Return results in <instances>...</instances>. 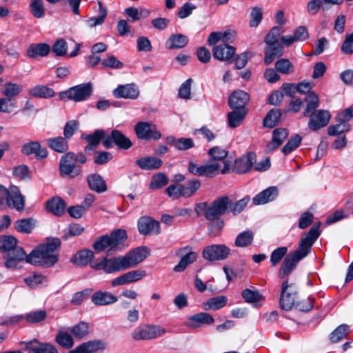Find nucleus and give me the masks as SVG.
<instances>
[{"label":"nucleus","mask_w":353,"mask_h":353,"mask_svg":"<svg viewBox=\"0 0 353 353\" xmlns=\"http://www.w3.org/2000/svg\"><path fill=\"white\" fill-rule=\"evenodd\" d=\"M148 255L149 249L147 247H137L123 256L103 257L100 261L90 264V267L95 270H103L106 274L119 272L136 266Z\"/></svg>","instance_id":"obj_1"},{"label":"nucleus","mask_w":353,"mask_h":353,"mask_svg":"<svg viewBox=\"0 0 353 353\" xmlns=\"http://www.w3.org/2000/svg\"><path fill=\"white\" fill-rule=\"evenodd\" d=\"M320 225L321 222L314 225L305 236L301 239L298 248L285 257L278 272L279 278L288 277L296 268L298 263L307 256L312 245L320 235Z\"/></svg>","instance_id":"obj_2"},{"label":"nucleus","mask_w":353,"mask_h":353,"mask_svg":"<svg viewBox=\"0 0 353 353\" xmlns=\"http://www.w3.org/2000/svg\"><path fill=\"white\" fill-rule=\"evenodd\" d=\"M60 245L61 241L58 238L48 239L46 243L37 246L29 254L28 263L46 267L54 265L58 261L54 252Z\"/></svg>","instance_id":"obj_3"},{"label":"nucleus","mask_w":353,"mask_h":353,"mask_svg":"<svg viewBox=\"0 0 353 353\" xmlns=\"http://www.w3.org/2000/svg\"><path fill=\"white\" fill-rule=\"evenodd\" d=\"M87 161L86 156L79 152L75 154L69 152L63 155L60 159L59 172L62 177L69 176L74 178L82 173V168L80 165H76V163L83 164Z\"/></svg>","instance_id":"obj_4"},{"label":"nucleus","mask_w":353,"mask_h":353,"mask_svg":"<svg viewBox=\"0 0 353 353\" xmlns=\"http://www.w3.org/2000/svg\"><path fill=\"white\" fill-rule=\"evenodd\" d=\"M230 198L223 196L214 199L210 206L207 203H201L196 205L195 210L198 215L199 210H204L205 217L209 221L219 219V216L230 212Z\"/></svg>","instance_id":"obj_5"},{"label":"nucleus","mask_w":353,"mask_h":353,"mask_svg":"<svg viewBox=\"0 0 353 353\" xmlns=\"http://www.w3.org/2000/svg\"><path fill=\"white\" fill-rule=\"evenodd\" d=\"M165 333V329L160 325L145 324L136 327L132 332L131 336L135 341L152 340Z\"/></svg>","instance_id":"obj_6"},{"label":"nucleus","mask_w":353,"mask_h":353,"mask_svg":"<svg viewBox=\"0 0 353 353\" xmlns=\"http://www.w3.org/2000/svg\"><path fill=\"white\" fill-rule=\"evenodd\" d=\"M92 84L91 83H81L68 88L65 92L59 94L61 99L67 97L75 102L87 100L92 93Z\"/></svg>","instance_id":"obj_7"},{"label":"nucleus","mask_w":353,"mask_h":353,"mask_svg":"<svg viewBox=\"0 0 353 353\" xmlns=\"http://www.w3.org/2000/svg\"><path fill=\"white\" fill-rule=\"evenodd\" d=\"M298 288L295 283H288L287 279L282 283L280 296L281 307L285 310H290L295 304Z\"/></svg>","instance_id":"obj_8"},{"label":"nucleus","mask_w":353,"mask_h":353,"mask_svg":"<svg viewBox=\"0 0 353 353\" xmlns=\"http://www.w3.org/2000/svg\"><path fill=\"white\" fill-rule=\"evenodd\" d=\"M113 145L118 149L126 150L132 146V142L125 134L119 130H112L110 134L103 141V145L106 149L111 148Z\"/></svg>","instance_id":"obj_9"},{"label":"nucleus","mask_w":353,"mask_h":353,"mask_svg":"<svg viewBox=\"0 0 353 353\" xmlns=\"http://www.w3.org/2000/svg\"><path fill=\"white\" fill-rule=\"evenodd\" d=\"M230 254V249L224 244H212L205 247L202 256L208 261H223Z\"/></svg>","instance_id":"obj_10"},{"label":"nucleus","mask_w":353,"mask_h":353,"mask_svg":"<svg viewBox=\"0 0 353 353\" xmlns=\"http://www.w3.org/2000/svg\"><path fill=\"white\" fill-rule=\"evenodd\" d=\"M134 132L139 139L159 140L161 134L157 130L155 125L145 121H139L134 125Z\"/></svg>","instance_id":"obj_11"},{"label":"nucleus","mask_w":353,"mask_h":353,"mask_svg":"<svg viewBox=\"0 0 353 353\" xmlns=\"http://www.w3.org/2000/svg\"><path fill=\"white\" fill-rule=\"evenodd\" d=\"M219 169L220 164L216 162L205 165H198L193 161H189L188 165V170L192 174L208 178L214 176Z\"/></svg>","instance_id":"obj_12"},{"label":"nucleus","mask_w":353,"mask_h":353,"mask_svg":"<svg viewBox=\"0 0 353 353\" xmlns=\"http://www.w3.org/2000/svg\"><path fill=\"white\" fill-rule=\"evenodd\" d=\"M3 257L6 259L5 266L8 269H20L22 268L21 263H28L29 260V254H27L21 247L12 250Z\"/></svg>","instance_id":"obj_13"},{"label":"nucleus","mask_w":353,"mask_h":353,"mask_svg":"<svg viewBox=\"0 0 353 353\" xmlns=\"http://www.w3.org/2000/svg\"><path fill=\"white\" fill-rule=\"evenodd\" d=\"M4 196L9 208L16 209L19 212L24 209L25 198L21 194L17 186L10 185L8 188L5 189Z\"/></svg>","instance_id":"obj_14"},{"label":"nucleus","mask_w":353,"mask_h":353,"mask_svg":"<svg viewBox=\"0 0 353 353\" xmlns=\"http://www.w3.org/2000/svg\"><path fill=\"white\" fill-rule=\"evenodd\" d=\"M308 117H310L309 129L312 131H317L328 124L331 115L327 110H318L310 112Z\"/></svg>","instance_id":"obj_15"},{"label":"nucleus","mask_w":353,"mask_h":353,"mask_svg":"<svg viewBox=\"0 0 353 353\" xmlns=\"http://www.w3.org/2000/svg\"><path fill=\"white\" fill-rule=\"evenodd\" d=\"M176 255L181 256L180 261L174 268V271L177 272L184 271L189 264L196 260L198 256L196 252L192 251V248L188 245L179 249Z\"/></svg>","instance_id":"obj_16"},{"label":"nucleus","mask_w":353,"mask_h":353,"mask_svg":"<svg viewBox=\"0 0 353 353\" xmlns=\"http://www.w3.org/2000/svg\"><path fill=\"white\" fill-rule=\"evenodd\" d=\"M106 346L103 341L94 339L81 343L68 353H100L105 350Z\"/></svg>","instance_id":"obj_17"},{"label":"nucleus","mask_w":353,"mask_h":353,"mask_svg":"<svg viewBox=\"0 0 353 353\" xmlns=\"http://www.w3.org/2000/svg\"><path fill=\"white\" fill-rule=\"evenodd\" d=\"M146 276V272L143 270H132L121 274L111 281L113 287L124 285L141 280Z\"/></svg>","instance_id":"obj_18"},{"label":"nucleus","mask_w":353,"mask_h":353,"mask_svg":"<svg viewBox=\"0 0 353 353\" xmlns=\"http://www.w3.org/2000/svg\"><path fill=\"white\" fill-rule=\"evenodd\" d=\"M138 229L143 235H157L161 232L159 222L148 216L139 219Z\"/></svg>","instance_id":"obj_19"},{"label":"nucleus","mask_w":353,"mask_h":353,"mask_svg":"<svg viewBox=\"0 0 353 353\" xmlns=\"http://www.w3.org/2000/svg\"><path fill=\"white\" fill-rule=\"evenodd\" d=\"M113 95L117 99H137L140 91L137 85L134 83H128L125 85H119L113 92Z\"/></svg>","instance_id":"obj_20"},{"label":"nucleus","mask_w":353,"mask_h":353,"mask_svg":"<svg viewBox=\"0 0 353 353\" xmlns=\"http://www.w3.org/2000/svg\"><path fill=\"white\" fill-rule=\"evenodd\" d=\"M266 44L265 49L264 63L270 65L276 58L281 57L283 54V46L279 41L276 42H267L264 41Z\"/></svg>","instance_id":"obj_21"},{"label":"nucleus","mask_w":353,"mask_h":353,"mask_svg":"<svg viewBox=\"0 0 353 353\" xmlns=\"http://www.w3.org/2000/svg\"><path fill=\"white\" fill-rule=\"evenodd\" d=\"M236 48L225 43L214 46L212 49L213 57L219 61H233Z\"/></svg>","instance_id":"obj_22"},{"label":"nucleus","mask_w":353,"mask_h":353,"mask_svg":"<svg viewBox=\"0 0 353 353\" xmlns=\"http://www.w3.org/2000/svg\"><path fill=\"white\" fill-rule=\"evenodd\" d=\"M21 153L30 156L34 154L37 159H43L48 157V152L46 148H42L38 141H30L21 147Z\"/></svg>","instance_id":"obj_23"},{"label":"nucleus","mask_w":353,"mask_h":353,"mask_svg":"<svg viewBox=\"0 0 353 353\" xmlns=\"http://www.w3.org/2000/svg\"><path fill=\"white\" fill-rule=\"evenodd\" d=\"M250 100L249 94L243 90L234 91L229 97L228 105L233 110L246 109L245 105Z\"/></svg>","instance_id":"obj_24"},{"label":"nucleus","mask_w":353,"mask_h":353,"mask_svg":"<svg viewBox=\"0 0 353 353\" xmlns=\"http://www.w3.org/2000/svg\"><path fill=\"white\" fill-rule=\"evenodd\" d=\"M256 163V155L254 153H248L235 161L233 170L239 174H243L250 171L254 163Z\"/></svg>","instance_id":"obj_25"},{"label":"nucleus","mask_w":353,"mask_h":353,"mask_svg":"<svg viewBox=\"0 0 353 353\" xmlns=\"http://www.w3.org/2000/svg\"><path fill=\"white\" fill-rule=\"evenodd\" d=\"M51 50V47L46 43H32L26 50V56L30 59H36L38 57L48 56Z\"/></svg>","instance_id":"obj_26"},{"label":"nucleus","mask_w":353,"mask_h":353,"mask_svg":"<svg viewBox=\"0 0 353 353\" xmlns=\"http://www.w3.org/2000/svg\"><path fill=\"white\" fill-rule=\"evenodd\" d=\"M187 326L191 328L199 327L201 325H211L214 322L213 316L206 312H199L188 317Z\"/></svg>","instance_id":"obj_27"},{"label":"nucleus","mask_w":353,"mask_h":353,"mask_svg":"<svg viewBox=\"0 0 353 353\" xmlns=\"http://www.w3.org/2000/svg\"><path fill=\"white\" fill-rule=\"evenodd\" d=\"M279 194L278 188L271 186L257 194L252 199L254 205H263L274 201Z\"/></svg>","instance_id":"obj_28"},{"label":"nucleus","mask_w":353,"mask_h":353,"mask_svg":"<svg viewBox=\"0 0 353 353\" xmlns=\"http://www.w3.org/2000/svg\"><path fill=\"white\" fill-rule=\"evenodd\" d=\"M117 301V296L107 291H97L91 296V301L99 306L110 305Z\"/></svg>","instance_id":"obj_29"},{"label":"nucleus","mask_w":353,"mask_h":353,"mask_svg":"<svg viewBox=\"0 0 353 353\" xmlns=\"http://www.w3.org/2000/svg\"><path fill=\"white\" fill-rule=\"evenodd\" d=\"M228 154V151L219 146H214L208 150V154L212 157L213 162L221 161L223 163L224 166L221 170L222 174L229 172L230 169V163L225 160Z\"/></svg>","instance_id":"obj_30"},{"label":"nucleus","mask_w":353,"mask_h":353,"mask_svg":"<svg viewBox=\"0 0 353 353\" xmlns=\"http://www.w3.org/2000/svg\"><path fill=\"white\" fill-rule=\"evenodd\" d=\"M26 350L29 353H58L57 350L51 344L41 343L37 340L26 343Z\"/></svg>","instance_id":"obj_31"},{"label":"nucleus","mask_w":353,"mask_h":353,"mask_svg":"<svg viewBox=\"0 0 353 353\" xmlns=\"http://www.w3.org/2000/svg\"><path fill=\"white\" fill-rule=\"evenodd\" d=\"M288 136V131L285 128H276L273 130L272 140L268 143L266 150L271 152L282 145Z\"/></svg>","instance_id":"obj_32"},{"label":"nucleus","mask_w":353,"mask_h":353,"mask_svg":"<svg viewBox=\"0 0 353 353\" xmlns=\"http://www.w3.org/2000/svg\"><path fill=\"white\" fill-rule=\"evenodd\" d=\"M108 238L110 244V251H115L120 248L119 246L125 241L128 236L125 230L117 229L111 232Z\"/></svg>","instance_id":"obj_33"},{"label":"nucleus","mask_w":353,"mask_h":353,"mask_svg":"<svg viewBox=\"0 0 353 353\" xmlns=\"http://www.w3.org/2000/svg\"><path fill=\"white\" fill-rule=\"evenodd\" d=\"M163 161L155 157L146 156L136 160V164L142 170H156L162 165Z\"/></svg>","instance_id":"obj_34"},{"label":"nucleus","mask_w":353,"mask_h":353,"mask_svg":"<svg viewBox=\"0 0 353 353\" xmlns=\"http://www.w3.org/2000/svg\"><path fill=\"white\" fill-rule=\"evenodd\" d=\"M87 182L89 188L98 193H102L107 190L105 181L99 174H90L87 176Z\"/></svg>","instance_id":"obj_35"},{"label":"nucleus","mask_w":353,"mask_h":353,"mask_svg":"<svg viewBox=\"0 0 353 353\" xmlns=\"http://www.w3.org/2000/svg\"><path fill=\"white\" fill-rule=\"evenodd\" d=\"M188 43L187 36L183 34H173L166 40L165 46L168 50L180 49L185 47Z\"/></svg>","instance_id":"obj_36"},{"label":"nucleus","mask_w":353,"mask_h":353,"mask_svg":"<svg viewBox=\"0 0 353 353\" xmlns=\"http://www.w3.org/2000/svg\"><path fill=\"white\" fill-rule=\"evenodd\" d=\"M48 146L54 152L64 153L69 148L68 142L63 137H56L46 139Z\"/></svg>","instance_id":"obj_37"},{"label":"nucleus","mask_w":353,"mask_h":353,"mask_svg":"<svg viewBox=\"0 0 353 353\" xmlns=\"http://www.w3.org/2000/svg\"><path fill=\"white\" fill-rule=\"evenodd\" d=\"M28 94L36 98L49 99L55 95V92L52 88L46 85H37L31 88L28 90Z\"/></svg>","instance_id":"obj_38"},{"label":"nucleus","mask_w":353,"mask_h":353,"mask_svg":"<svg viewBox=\"0 0 353 353\" xmlns=\"http://www.w3.org/2000/svg\"><path fill=\"white\" fill-rule=\"evenodd\" d=\"M228 302L225 296H217L208 299L202 303V307L205 310H219L225 307Z\"/></svg>","instance_id":"obj_39"},{"label":"nucleus","mask_w":353,"mask_h":353,"mask_svg":"<svg viewBox=\"0 0 353 353\" xmlns=\"http://www.w3.org/2000/svg\"><path fill=\"white\" fill-rule=\"evenodd\" d=\"M66 203L60 197H54L46 203V209L57 216L62 215L65 210Z\"/></svg>","instance_id":"obj_40"},{"label":"nucleus","mask_w":353,"mask_h":353,"mask_svg":"<svg viewBox=\"0 0 353 353\" xmlns=\"http://www.w3.org/2000/svg\"><path fill=\"white\" fill-rule=\"evenodd\" d=\"M94 258V254L91 250H83L74 254L70 261L78 265L85 266L89 264Z\"/></svg>","instance_id":"obj_41"},{"label":"nucleus","mask_w":353,"mask_h":353,"mask_svg":"<svg viewBox=\"0 0 353 353\" xmlns=\"http://www.w3.org/2000/svg\"><path fill=\"white\" fill-rule=\"evenodd\" d=\"M305 101L306 106L303 111V116L308 117L310 112L316 110V109L319 106V98L314 91L309 92L305 96Z\"/></svg>","instance_id":"obj_42"},{"label":"nucleus","mask_w":353,"mask_h":353,"mask_svg":"<svg viewBox=\"0 0 353 353\" xmlns=\"http://www.w3.org/2000/svg\"><path fill=\"white\" fill-rule=\"evenodd\" d=\"M282 112L279 109H273L268 112L263 119V125L265 128H272L281 121Z\"/></svg>","instance_id":"obj_43"},{"label":"nucleus","mask_w":353,"mask_h":353,"mask_svg":"<svg viewBox=\"0 0 353 353\" xmlns=\"http://www.w3.org/2000/svg\"><path fill=\"white\" fill-rule=\"evenodd\" d=\"M248 113L247 109L234 110L228 113V124L231 128H236L240 125Z\"/></svg>","instance_id":"obj_44"},{"label":"nucleus","mask_w":353,"mask_h":353,"mask_svg":"<svg viewBox=\"0 0 353 353\" xmlns=\"http://www.w3.org/2000/svg\"><path fill=\"white\" fill-rule=\"evenodd\" d=\"M108 137L105 131L102 129L96 130L92 134L82 135V139L86 140L90 144L94 146H98L102 140V142Z\"/></svg>","instance_id":"obj_45"},{"label":"nucleus","mask_w":353,"mask_h":353,"mask_svg":"<svg viewBox=\"0 0 353 353\" xmlns=\"http://www.w3.org/2000/svg\"><path fill=\"white\" fill-rule=\"evenodd\" d=\"M17 244V239L11 236H4L0 238V251L6 255L12 250L20 248Z\"/></svg>","instance_id":"obj_46"},{"label":"nucleus","mask_w":353,"mask_h":353,"mask_svg":"<svg viewBox=\"0 0 353 353\" xmlns=\"http://www.w3.org/2000/svg\"><path fill=\"white\" fill-rule=\"evenodd\" d=\"M254 239V233L251 230H246L239 233L234 241V245L238 248L248 247L252 244Z\"/></svg>","instance_id":"obj_47"},{"label":"nucleus","mask_w":353,"mask_h":353,"mask_svg":"<svg viewBox=\"0 0 353 353\" xmlns=\"http://www.w3.org/2000/svg\"><path fill=\"white\" fill-rule=\"evenodd\" d=\"M22 90V86L17 83L6 82L1 92L6 97L12 99L19 95Z\"/></svg>","instance_id":"obj_48"},{"label":"nucleus","mask_w":353,"mask_h":353,"mask_svg":"<svg viewBox=\"0 0 353 353\" xmlns=\"http://www.w3.org/2000/svg\"><path fill=\"white\" fill-rule=\"evenodd\" d=\"M89 323L81 321L70 329V332L73 337L82 339L89 334Z\"/></svg>","instance_id":"obj_49"},{"label":"nucleus","mask_w":353,"mask_h":353,"mask_svg":"<svg viewBox=\"0 0 353 353\" xmlns=\"http://www.w3.org/2000/svg\"><path fill=\"white\" fill-rule=\"evenodd\" d=\"M99 6V16L90 18L87 21V24L89 27L93 28L98 25L102 24L108 14L107 8L102 4L101 1H98Z\"/></svg>","instance_id":"obj_50"},{"label":"nucleus","mask_w":353,"mask_h":353,"mask_svg":"<svg viewBox=\"0 0 353 353\" xmlns=\"http://www.w3.org/2000/svg\"><path fill=\"white\" fill-rule=\"evenodd\" d=\"M35 225V221L32 218L22 219L15 221V229L21 233L29 234L32 232Z\"/></svg>","instance_id":"obj_51"},{"label":"nucleus","mask_w":353,"mask_h":353,"mask_svg":"<svg viewBox=\"0 0 353 353\" xmlns=\"http://www.w3.org/2000/svg\"><path fill=\"white\" fill-rule=\"evenodd\" d=\"M56 342L65 349H70L74 345L72 336L66 332L59 331L56 336Z\"/></svg>","instance_id":"obj_52"},{"label":"nucleus","mask_w":353,"mask_h":353,"mask_svg":"<svg viewBox=\"0 0 353 353\" xmlns=\"http://www.w3.org/2000/svg\"><path fill=\"white\" fill-rule=\"evenodd\" d=\"M330 6L324 5L322 0H310L307 3L306 10L309 14L316 15L320 10H328Z\"/></svg>","instance_id":"obj_53"},{"label":"nucleus","mask_w":353,"mask_h":353,"mask_svg":"<svg viewBox=\"0 0 353 353\" xmlns=\"http://www.w3.org/2000/svg\"><path fill=\"white\" fill-rule=\"evenodd\" d=\"M183 185V190L185 192V198H190L201 187V181L197 179H192L188 180L185 184Z\"/></svg>","instance_id":"obj_54"},{"label":"nucleus","mask_w":353,"mask_h":353,"mask_svg":"<svg viewBox=\"0 0 353 353\" xmlns=\"http://www.w3.org/2000/svg\"><path fill=\"white\" fill-rule=\"evenodd\" d=\"M349 333V327L345 324L338 326L330 334V341L332 343H338L343 339Z\"/></svg>","instance_id":"obj_55"},{"label":"nucleus","mask_w":353,"mask_h":353,"mask_svg":"<svg viewBox=\"0 0 353 353\" xmlns=\"http://www.w3.org/2000/svg\"><path fill=\"white\" fill-rule=\"evenodd\" d=\"M302 138L298 134H294L292 135L287 143L284 145V147L282 148V152L285 155H288L290 154L292 151L295 150L300 145L301 142Z\"/></svg>","instance_id":"obj_56"},{"label":"nucleus","mask_w":353,"mask_h":353,"mask_svg":"<svg viewBox=\"0 0 353 353\" xmlns=\"http://www.w3.org/2000/svg\"><path fill=\"white\" fill-rule=\"evenodd\" d=\"M249 201V196H245L244 198L236 201H233V200L230 199V212H231L233 215H237L240 214L245 208Z\"/></svg>","instance_id":"obj_57"},{"label":"nucleus","mask_w":353,"mask_h":353,"mask_svg":"<svg viewBox=\"0 0 353 353\" xmlns=\"http://www.w3.org/2000/svg\"><path fill=\"white\" fill-rule=\"evenodd\" d=\"M165 192L173 200L178 199L180 197L185 198L183 184H171L166 188Z\"/></svg>","instance_id":"obj_58"},{"label":"nucleus","mask_w":353,"mask_h":353,"mask_svg":"<svg viewBox=\"0 0 353 353\" xmlns=\"http://www.w3.org/2000/svg\"><path fill=\"white\" fill-rule=\"evenodd\" d=\"M169 182V179L162 172L154 174L150 183V188L152 190L160 189L166 185Z\"/></svg>","instance_id":"obj_59"},{"label":"nucleus","mask_w":353,"mask_h":353,"mask_svg":"<svg viewBox=\"0 0 353 353\" xmlns=\"http://www.w3.org/2000/svg\"><path fill=\"white\" fill-rule=\"evenodd\" d=\"M275 68L283 74H288L294 70V65L288 59H279L275 63Z\"/></svg>","instance_id":"obj_60"},{"label":"nucleus","mask_w":353,"mask_h":353,"mask_svg":"<svg viewBox=\"0 0 353 353\" xmlns=\"http://www.w3.org/2000/svg\"><path fill=\"white\" fill-rule=\"evenodd\" d=\"M29 7L30 12L34 17L41 19L44 17L45 9L43 0H32Z\"/></svg>","instance_id":"obj_61"},{"label":"nucleus","mask_w":353,"mask_h":353,"mask_svg":"<svg viewBox=\"0 0 353 353\" xmlns=\"http://www.w3.org/2000/svg\"><path fill=\"white\" fill-rule=\"evenodd\" d=\"M52 51L57 57H63L68 51V43L63 39L57 40L52 47Z\"/></svg>","instance_id":"obj_62"},{"label":"nucleus","mask_w":353,"mask_h":353,"mask_svg":"<svg viewBox=\"0 0 353 353\" xmlns=\"http://www.w3.org/2000/svg\"><path fill=\"white\" fill-rule=\"evenodd\" d=\"M46 312L45 310H37L28 313L25 319L28 323H36L43 321L46 318Z\"/></svg>","instance_id":"obj_63"},{"label":"nucleus","mask_w":353,"mask_h":353,"mask_svg":"<svg viewBox=\"0 0 353 353\" xmlns=\"http://www.w3.org/2000/svg\"><path fill=\"white\" fill-rule=\"evenodd\" d=\"M242 296L247 303H254L261 300L262 296L256 290L246 288L242 291Z\"/></svg>","instance_id":"obj_64"}]
</instances>
